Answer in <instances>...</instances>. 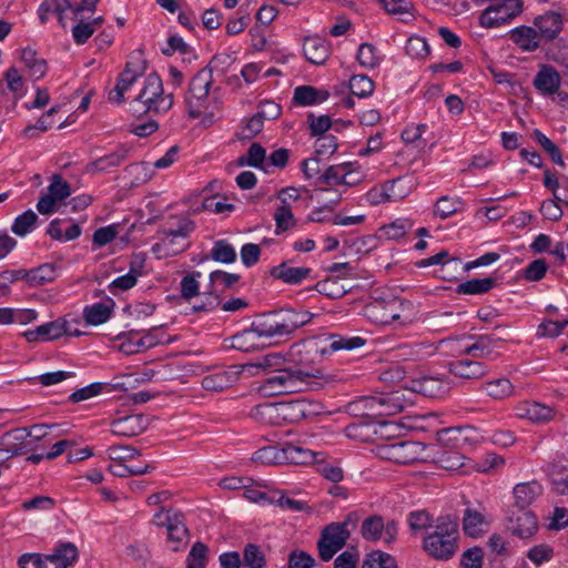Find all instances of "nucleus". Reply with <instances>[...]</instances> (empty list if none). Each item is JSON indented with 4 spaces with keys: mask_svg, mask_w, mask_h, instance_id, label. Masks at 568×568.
I'll return each instance as SVG.
<instances>
[{
    "mask_svg": "<svg viewBox=\"0 0 568 568\" xmlns=\"http://www.w3.org/2000/svg\"><path fill=\"white\" fill-rule=\"evenodd\" d=\"M292 356L297 365L294 367H282L270 372L260 383L257 389L264 396L295 393L301 389L303 383L311 378H318L322 372L318 368H308L307 362L302 357Z\"/></svg>",
    "mask_w": 568,
    "mask_h": 568,
    "instance_id": "1",
    "label": "nucleus"
},
{
    "mask_svg": "<svg viewBox=\"0 0 568 568\" xmlns=\"http://www.w3.org/2000/svg\"><path fill=\"white\" fill-rule=\"evenodd\" d=\"M458 524L449 516L436 519L434 531L423 540V549L436 560H449L458 549Z\"/></svg>",
    "mask_w": 568,
    "mask_h": 568,
    "instance_id": "2",
    "label": "nucleus"
},
{
    "mask_svg": "<svg viewBox=\"0 0 568 568\" xmlns=\"http://www.w3.org/2000/svg\"><path fill=\"white\" fill-rule=\"evenodd\" d=\"M412 308L409 301L398 297L375 298L365 306V313L376 324L388 325L399 322L400 325H405L412 321Z\"/></svg>",
    "mask_w": 568,
    "mask_h": 568,
    "instance_id": "3",
    "label": "nucleus"
},
{
    "mask_svg": "<svg viewBox=\"0 0 568 568\" xmlns=\"http://www.w3.org/2000/svg\"><path fill=\"white\" fill-rule=\"evenodd\" d=\"M133 102L142 104V113L161 114L172 108L174 95L173 93H164L162 79L153 72L145 77L143 88Z\"/></svg>",
    "mask_w": 568,
    "mask_h": 568,
    "instance_id": "4",
    "label": "nucleus"
},
{
    "mask_svg": "<svg viewBox=\"0 0 568 568\" xmlns=\"http://www.w3.org/2000/svg\"><path fill=\"white\" fill-rule=\"evenodd\" d=\"M212 85L213 75L210 69L199 70L190 80L184 95V103L190 118L197 119L205 112L209 106Z\"/></svg>",
    "mask_w": 568,
    "mask_h": 568,
    "instance_id": "5",
    "label": "nucleus"
},
{
    "mask_svg": "<svg viewBox=\"0 0 568 568\" xmlns=\"http://www.w3.org/2000/svg\"><path fill=\"white\" fill-rule=\"evenodd\" d=\"M358 404L366 410L367 416H393L402 413L410 405L405 398L403 389H394L388 393H381L366 396L358 400Z\"/></svg>",
    "mask_w": 568,
    "mask_h": 568,
    "instance_id": "6",
    "label": "nucleus"
},
{
    "mask_svg": "<svg viewBox=\"0 0 568 568\" xmlns=\"http://www.w3.org/2000/svg\"><path fill=\"white\" fill-rule=\"evenodd\" d=\"M54 425L36 424L30 427L17 428L7 432L0 438V452L10 454V456H18L27 454L31 450L30 444L27 442L28 437L34 440H41L48 435V429Z\"/></svg>",
    "mask_w": 568,
    "mask_h": 568,
    "instance_id": "7",
    "label": "nucleus"
},
{
    "mask_svg": "<svg viewBox=\"0 0 568 568\" xmlns=\"http://www.w3.org/2000/svg\"><path fill=\"white\" fill-rule=\"evenodd\" d=\"M523 8L521 0H491L480 13L479 24L487 29L498 28L521 14Z\"/></svg>",
    "mask_w": 568,
    "mask_h": 568,
    "instance_id": "8",
    "label": "nucleus"
},
{
    "mask_svg": "<svg viewBox=\"0 0 568 568\" xmlns=\"http://www.w3.org/2000/svg\"><path fill=\"white\" fill-rule=\"evenodd\" d=\"M349 517L343 523H332L325 526L317 540L318 557L323 561H329L344 548L351 537L347 529Z\"/></svg>",
    "mask_w": 568,
    "mask_h": 568,
    "instance_id": "9",
    "label": "nucleus"
},
{
    "mask_svg": "<svg viewBox=\"0 0 568 568\" xmlns=\"http://www.w3.org/2000/svg\"><path fill=\"white\" fill-rule=\"evenodd\" d=\"M423 452V445L413 440H394L376 447L378 457L403 465L414 464L419 460Z\"/></svg>",
    "mask_w": 568,
    "mask_h": 568,
    "instance_id": "10",
    "label": "nucleus"
},
{
    "mask_svg": "<svg viewBox=\"0 0 568 568\" xmlns=\"http://www.w3.org/2000/svg\"><path fill=\"white\" fill-rule=\"evenodd\" d=\"M328 344L320 347L317 342L295 344L291 349V356L302 355V353H321L322 355L332 354L337 351L346 349L352 351L365 345L366 339L359 336L343 337L331 336L325 339Z\"/></svg>",
    "mask_w": 568,
    "mask_h": 568,
    "instance_id": "11",
    "label": "nucleus"
},
{
    "mask_svg": "<svg viewBox=\"0 0 568 568\" xmlns=\"http://www.w3.org/2000/svg\"><path fill=\"white\" fill-rule=\"evenodd\" d=\"M361 534L368 541L383 539L385 544H392L397 538L398 523L393 519L385 523L382 516L372 515L363 520Z\"/></svg>",
    "mask_w": 568,
    "mask_h": 568,
    "instance_id": "12",
    "label": "nucleus"
},
{
    "mask_svg": "<svg viewBox=\"0 0 568 568\" xmlns=\"http://www.w3.org/2000/svg\"><path fill=\"white\" fill-rule=\"evenodd\" d=\"M283 424H295L304 419H312L322 413V405L318 402L307 398H296L288 402H281Z\"/></svg>",
    "mask_w": 568,
    "mask_h": 568,
    "instance_id": "13",
    "label": "nucleus"
},
{
    "mask_svg": "<svg viewBox=\"0 0 568 568\" xmlns=\"http://www.w3.org/2000/svg\"><path fill=\"white\" fill-rule=\"evenodd\" d=\"M145 72V61L138 59L136 61L126 62L124 70L120 73L116 84L109 92V100L113 103L121 104L124 102V93L135 83V81Z\"/></svg>",
    "mask_w": 568,
    "mask_h": 568,
    "instance_id": "14",
    "label": "nucleus"
},
{
    "mask_svg": "<svg viewBox=\"0 0 568 568\" xmlns=\"http://www.w3.org/2000/svg\"><path fill=\"white\" fill-rule=\"evenodd\" d=\"M437 440L444 446L463 449L477 440V430L469 425L444 428L437 432Z\"/></svg>",
    "mask_w": 568,
    "mask_h": 568,
    "instance_id": "15",
    "label": "nucleus"
},
{
    "mask_svg": "<svg viewBox=\"0 0 568 568\" xmlns=\"http://www.w3.org/2000/svg\"><path fill=\"white\" fill-rule=\"evenodd\" d=\"M275 313L280 336H291L296 329L310 323L313 314L305 310L286 308Z\"/></svg>",
    "mask_w": 568,
    "mask_h": 568,
    "instance_id": "16",
    "label": "nucleus"
},
{
    "mask_svg": "<svg viewBox=\"0 0 568 568\" xmlns=\"http://www.w3.org/2000/svg\"><path fill=\"white\" fill-rule=\"evenodd\" d=\"M406 388L425 397H443L449 390V384L439 375L420 376L408 382Z\"/></svg>",
    "mask_w": 568,
    "mask_h": 568,
    "instance_id": "17",
    "label": "nucleus"
},
{
    "mask_svg": "<svg viewBox=\"0 0 568 568\" xmlns=\"http://www.w3.org/2000/svg\"><path fill=\"white\" fill-rule=\"evenodd\" d=\"M393 425L387 422H365L361 420L351 424L346 428L347 436L362 442H372L386 435Z\"/></svg>",
    "mask_w": 568,
    "mask_h": 568,
    "instance_id": "18",
    "label": "nucleus"
},
{
    "mask_svg": "<svg viewBox=\"0 0 568 568\" xmlns=\"http://www.w3.org/2000/svg\"><path fill=\"white\" fill-rule=\"evenodd\" d=\"M507 529L519 538H529L538 530L537 518L529 510L513 511L508 517Z\"/></svg>",
    "mask_w": 568,
    "mask_h": 568,
    "instance_id": "19",
    "label": "nucleus"
},
{
    "mask_svg": "<svg viewBox=\"0 0 568 568\" xmlns=\"http://www.w3.org/2000/svg\"><path fill=\"white\" fill-rule=\"evenodd\" d=\"M195 223L185 216L171 217L161 229L160 234L163 235V244L169 245L172 239H181L186 241L189 235L194 231Z\"/></svg>",
    "mask_w": 568,
    "mask_h": 568,
    "instance_id": "20",
    "label": "nucleus"
},
{
    "mask_svg": "<svg viewBox=\"0 0 568 568\" xmlns=\"http://www.w3.org/2000/svg\"><path fill=\"white\" fill-rule=\"evenodd\" d=\"M148 427L143 415H128L111 423V432L116 436L134 437L142 434Z\"/></svg>",
    "mask_w": 568,
    "mask_h": 568,
    "instance_id": "21",
    "label": "nucleus"
},
{
    "mask_svg": "<svg viewBox=\"0 0 568 568\" xmlns=\"http://www.w3.org/2000/svg\"><path fill=\"white\" fill-rule=\"evenodd\" d=\"M78 558L79 550L72 542H62L54 548L52 554L43 556L48 568H70Z\"/></svg>",
    "mask_w": 568,
    "mask_h": 568,
    "instance_id": "22",
    "label": "nucleus"
},
{
    "mask_svg": "<svg viewBox=\"0 0 568 568\" xmlns=\"http://www.w3.org/2000/svg\"><path fill=\"white\" fill-rule=\"evenodd\" d=\"M535 27L541 40L552 41L558 37L562 29V19L558 12L548 11L538 16L534 20Z\"/></svg>",
    "mask_w": 568,
    "mask_h": 568,
    "instance_id": "23",
    "label": "nucleus"
},
{
    "mask_svg": "<svg viewBox=\"0 0 568 568\" xmlns=\"http://www.w3.org/2000/svg\"><path fill=\"white\" fill-rule=\"evenodd\" d=\"M311 272L312 270L310 267L292 266L288 262H283L277 266H273L270 271V275L286 284L296 285L307 278Z\"/></svg>",
    "mask_w": 568,
    "mask_h": 568,
    "instance_id": "24",
    "label": "nucleus"
},
{
    "mask_svg": "<svg viewBox=\"0 0 568 568\" xmlns=\"http://www.w3.org/2000/svg\"><path fill=\"white\" fill-rule=\"evenodd\" d=\"M554 408L537 402H523L516 407V415L534 423H546L552 419Z\"/></svg>",
    "mask_w": 568,
    "mask_h": 568,
    "instance_id": "25",
    "label": "nucleus"
},
{
    "mask_svg": "<svg viewBox=\"0 0 568 568\" xmlns=\"http://www.w3.org/2000/svg\"><path fill=\"white\" fill-rule=\"evenodd\" d=\"M64 321L57 320L43 325H39L34 329H29L23 333V336L29 343L38 341H53L64 335Z\"/></svg>",
    "mask_w": 568,
    "mask_h": 568,
    "instance_id": "26",
    "label": "nucleus"
},
{
    "mask_svg": "<svg viewBox=\"0 0 568 568\" xmlns=\"http://www.w3.org/2000/svg\"><path fill=\"white\" fill-rule=\"evenodd\" d=\"M535 88L545 95L556 93L560 88V74L551 65H542L534 79Z\"/></svg>",
    "mask_w": 568,
    "mask_h": 568,
    "instance_id": "27",
    "label": "nucleus"
},
{
    "mask_svg": "<svg viewBox=\"0 0 568 568\" xmlns=\"http://www.w3.org/2000/svg\"><path fill=\"white\" fill-rule=\"evenodd\" d=\"M303 52L307 61L313 64H323L329 55V43L317 36L306 37Z\"/></svg>",
    "mask_w": 568,
    "mask_h": 568,
    "instance_id": "28",
    "label": "nucleus"
},
{
    "mask_svg": "<svg viewBox=\"0 0 568 568\" xmlns=\"http://www.w3.org/2000/svg\"><path fill=\"white\" fill-rule=\"evenodd\" d=\"M281 402L263 403L254 406L251 416L258 423L271 426L283 424Z\"/></svg>",
    "mask_w": 568,
    "mask_h": 568,
    "instance_id": "29",
    "label": "nucleus"
},
{
    "mask_svg": "<svg viewBox=\"0 0 568 568\" xmlns=\"http://www.w3.org/2000/svg\"><path fill=\"white\" fill-rule=\"evenodd\" d=\"M239 379V371H219L202 378L201 385L205 390L222 392Z\"/></svg>",
    "mask_w": 568,
    "mask_h": 568,
    "instance_id": "30",
    "label": "nucleus"
},
{
    "mask_svg": "<svg viewBox=\"0 0 568 568\" xmlns=\"http://www.w3.org/2000/svg\"><path fill=\"white\" fill-rule=\"evenodd\" d=\"M130 151V146L121 144L112 153L94 160L89 165V170L95 172H105L116 168L128 159Z\"/></svg>",
    "mask_w": 568,
    "mask_h": 568,
    "instance_id": "31",
    "label": "nucleus"
},
{
    "mask_svg": "<svg viewBox=\"0 0 568 568\" xmlns=\"http://www.w3.org/2000/svg\"><path fill=\"white\" fill-rule=\"evenodd\" d=\"M509 39L521 50L532 52L539 47L541 40L532 27L520 26L509 32Z\"/></svg>",
    "mask_w": 568,
    "mask_h": 568,
    "instance_id": "32",
    "label": "nucleus"
},
{
    "mask_svg": "<svg viewBox=\"0 0 568 568\" xmlns=\"http://www.w3.org/2000/svg\"><path fill=\"white\" fill-rule=\"evenodd\" d=\"M448 369L455 376L462 378H480L486 371L480 362L462 358L453 361L448 364Z\"/></svg>",
    "mask_w": 568,
    "mask_h": 568,
    "instance_id": "33",
    "label": "nucleus"
},
{
    "mask_svg": "<svg viewBox=\"0 0 568 568\" xmlns=\"http://www.w3.org/2000/svg\"><path fill=\"white\" fill-rule=\"evenodd\" d=\"M540 493L541 487L537 481L517 484L514 487V498L518 510H526Z\"/></svg>",
    "mask_w": 568,
    "mask_h": 568,
    "instance_id": "34",
    "label": "nucleus"
},
{
    "mask_svg": "<svg viewBox=\"0 0 568 568\" xmlns=\"http://www.w3.org/2000/svg\"><path fill=\"white\" fill-rule=\"evenodd\" d=\"M329 93L325 90H318L312 85H300L295 88L293 100L298 105H314L326 101Z\"/></svg>",
    "mask_w": 568,
    "mask_h": 568,
    "instance_id": "35",
    "label": "nucleus"
},
{
    "mask_svg": "<svg viewBox=\"0 0 568 568\" xmlns=\"http://www.w3.org/2000/svg\"><path fill=\"white\" fill-rule=\"evenodd\" d=\"M114 306V302L109 300V304L106 303H95L89 306H85L83 310V318L89 325H100L105 323L112 313Z\"/></svg>",
    "mask_w": 568,
    "mask_h": 568,
    "instance_id": "36",
    "label": "nucleus"
},
{
    "mask_svg": "<svg viewBox=\"0 0 568 568\" xmlns=\"http://www.w3.org/2000/svg\"><path fill=\"white\" fill-rule=\"evenodd\" d=\"M282 447L284 464L304 465L315 460V454L311 449L288 443Z\"/></svg>",
    "mask_w": 568,
    "mask_h": 568,
    "instance_id": "37",
    "label": "nucleus"
},
{
    "mask_svg": "<svg viewBox=\"0 0 568 568\" xmlns=\"http://www.w3.org/2000/svg\"><path fill=\"white\" fill-rule=\"evenodd\" d=\"M251 327H252V332H254V334L258 338H261V337H265V338L281 337L278 327H277V321H276L274 312L260 316L256 321H254L251 324Z\"/></svg>",
    "mask_w": 568,
    "mask_h": 568,
    "instance_id": "38",
    "label": "nucleus"
},
{
    "mask_svg": "<svg viewBox=\"0 0 568 568\" xmlns=\"http://www.w3.org/2000/svg\"><path fill=\"white\" fill-rule=\"evenodd\" d=\"M496 285L493 277L471 278L457 285L456 293L465 295H479L489 292Z\"/></svg>",
    "mask_w": 568,
    "mask_h": 568,
    "instance_id": "39",
    "label": "nucleus"
},
{
    "mask_svg": "<svg viewBox=\"0 0 568 568\" xmlns=\"http://www.w3.org/2000/svg\"><path fill=\"white\" fill-rule=\"evenodd\" d=\"M21 60L26 68H28L30 75L34 79H41L47 73V61L39 58L33 49L24 48L21 51Z\"/></svg>",
    "mask_w": 568,
    "mask_h": 568,
    "instance_id": "40",
    "label": "nucleus"
},
{
    "mask_svg": "<svg viewBox=\"0 0 568 568\" xmlns=\"http://www.w3.org/2000/svg\"><path fill=\"white\" fill-rule=\"evenodd\" d=\"M55 278V265L44 263L28 271L27 283L31 286H41L52 282Z\"/></svg>",
    "mask_w": 568,
    "mask_h": 568,
    "instance_id": "41",
    "label": "nucleus"
},
{
    "mask_svg": "<svg viewBox=\"0 0 568 568\" xmlns=\"http://www.w3.org/2000/svg\"><path fill=\"white\" fill-rule=\"evenodd\" d=\"M282 446H265L253 454L252 460L261 465L284 464Z\"/></svg>",
    "mask_w": 568,
    "mask_h": 568,
    "instance_id": "42",
    "label": "nucleus"
},
{
    "mask_svg": "<svg viewBox=\"0 0 568 568\" xmlns=\"http://www.w3.org/2000/svg\"><path fill=\"white\" fill-rule=\"evenodd\" d=\"M265 160H266V151L260 143H252L251 146L247 150V153L245 156H240L237 160L239 165H248L257 169H263L266 171L265 168Z\"/></svg>",
    "mask_w": 568,
    "mask_h": 568,
    "instance_id": "43",
    "label": "nucleus"
},
{
    "mask_svg": "<svg viewBox=\"0 0 568 568\" xmlns=\"http://www.w3.org/2000/svg\"><path fill=\"white\" fill-rule=\"evenodd\" d=\"M485 524V517L476 509L467 508L463 519L464 532L470 537H477L483 531L481 526Z\"/></svg>",
    "mask_w": 568,
    "mask_h": 568,
    "instance_id": "44",
    "label": "nucleus"
},
{
    "mask_svg": "<svg viewBox=\"0 0 568 568\" xmlns=\"http://www.w3.org/2000/svg\"><path fill=\"white\" fill-rule=\"evenodd\" d=\"M483 388L486 394L494 399H504L509 397L514 392V387L507 378L489 381L483 385Z\"/></svg>",
    "mask_w": 568,
    "mask_h": 568,
    "instance_id": "45",
    "label": "nucleus"
},
{
    "mask_svg": "<svg viewBox=\"0 0 568 568\" xmlns=\"http://www.w3.org/2000/svg\"><path fill=\"white\" fill-rule=\"evenodd\" d=\"M352 94L358 98H368L374 92V81L365 74H355L348 82Z\"/></svg>",
    "mask_w": 568,
    "mask_h": 568,
    "instance_id": "46",
    "label": "nucleus"
},
{
    "mask_svg": "<svg viewBox=\"0 0 568 568\" xmlns=\"http://www.w3.org/2000/svg\"><path fill=\"white\" fill-rule=\"evenodd\" d=\"M362 568H397V561L392 555L375 550L366 556Z\"/></svg>",
    "mask_w": 568,
    "mask_h": 568,
    "instance_id": "47",
    "label": "nucleus"
},
{
    "mask_svg": "<svg viewBox=\"0 0 568 568\" xmlns=\"http://www.w3.org/2000/svg\"><path fill=\"white\" fill-rule=\"evenodd\" d=\"M211 258L223 264H231L236 261L234 247L225 240H219L213 244Z\"/></svg>",
    "mask_w": 568,
    "mask_h": 568,
    "instance_id": "48",
    "label": "nucleus"
},
{
    "mask_svg": "<svg viewBox=\"0 0 568 568\" xmlns=\"http://www.w3.org/2000/svg\"><path fill=\"white\" fill-rule=\"evenodd\" d=\"M274 221L277 235L293 229L296 224L290 205H280L274 213Z\"/></svg>",
    "mask_w": 568,
    "mask_h": 568,
    "instance_id": "49",
    "label": "nucleus"
},
{
    "mask_svg": "<svg viewBox=\"0 0 568 568\" xmlns=\"http://www.w3.org/2000/svg\"><path fill=\"white\" fill-rule=\"evenodd\" d=\"M37 222L38 215L28 210L14 219L11 231L18 236H24L32 231Z\"/></svg>",
    "mask_w": 568,
    "mask_h": 568,
    "instance_id": "50",
    "label": "nucleus"
},
{
    "mask_svg": "<svg viewBox=\"0 0 568 568\" xmlns=\"http://www.w3.org/2000/svg\"><path fill=\"white\" fill-rule=\"evenodd\" d=\"M189 530L184 523V516L171 526L168 534V540L173 544L172 550L178 551L187 544Z\"/></svg>",
    "mask_w": 568,
    "mask_h": 568,
    "instance_id": "51",
    "label": "nucleus"
},
{
    "mask_svg": "<svg viewBox=\"0 0 568 568\" xmlns=\"http://www.w3.org/2000/svg\"><path fill=\"white\" fill-rule=\"evenodd\" d=\"M532 136L536 142L548 153L551 161L560 166L565 165L559 148L538 129L534 130Z\"/></svg>",
    "mask_w": 568,
    "mask_h": 568,
    "instance_id": "52",
    "label": "nucleus"
},
{
    "mask_svg": "<svg viewBox=\"0 0 568 568\" xmlns=\"http://www.w3.org/2000/svg\"><path fill=\"white\" fill-rule=\"evenodd\" d=\"M244 568H264L266 559L261 547L255 544H247L243 550Z\"/></svg>",
    "mask_w": 568,
    "mask_h": 568,
    "instance_id": "53",
    "label": "nucleus"
},
{
    "mask_svg": "<svg viewBox=\"0 0 568 568\" xmlns=\"http://www.w3.org/2000/svg\"><path fill=\"white\" fill-rule=\"evenodd\" d=\"M256 335L252 332V327L243 329L231 338V347L241 352H251L256 347Z\"/></svg>",
    "mask_w": 568,
    "mask_h": 568,
    "instance_id": "54",
    "label": "nucleus"
},
{
    "mask_svg": "<svg viewBox=\"0 0 568 568\" xmlns=\"http://www.w3.org/2000/svg\"><path fill=\"white\" fill-rule=\"evenodd\" d=\"M209 548L205 544L196 541L186 558V568H205Z\"/></svg>",
    "mask_w": 568,
    "mask_h": 568,
    "instance_id": "55",
    "label": "nucleus"
},
{
    "mask_svg": "<svg viewBox=\"0 0 568 568\" xmlns=\"http://www.w3.org/2000/svg\"><path fill=\"white\" fill-rule=\"evenodd\" d=\"M356 59L358 63L366 69H374L379 64V57L376 48L371 43H362L357 50Z\"/></svg>",
    "mask_w": 568,
    "mask_h": 568,
    "instance_id": "56",
    "label": "nucleus"
},
{
    "mask_svg": "<svg viewBox=\"0 0 568 568\" xmlns=\"http://www.w3.org/2000/svg\"><path fill=\"white\" fill-rule=\"evenodd\" d=\"M346 166L347 164H341V165H331L326 169V171L318 176V184H345V176H346Z\"/></svg>",
    "mask_w": 568,
    "mask_h": 568,
    "instance_id": "57",
    "label": "nucleus"
},
{
    "mask_svg": "<svg viewBox=\"0 0 568 568\" xmlns=\"http://www.w3.org/2000/svg\"><path fill=\"white\" fill-rule=\"evenodd\" d=\"M183 517V514L173 509L161 507L158 513L154 514L152 523L158 527H165L166 532L171 529V526Z\"/></svg>",
    "mask_w": 568,
    "mask_h": 568,
    "instance_id": "58",
    "label": "nucleus"
},
{
    "mask_svg": "<svg viewBox=\"0 0 568 568\" xmlns=\"http://www.w3.org/2000/svg\"><path fill=\"white\" fill-rule=\"evenodd\" d=\"M48 194L57 202H60L71 194L70 184L60 174H53L48 186Z\"/></svg>",
    "mask_w": 568,
    "mask_h": 568,
    "instance_id": "59",
    "label": "nucleus"
},
{
    "mask_svg": "<svg viewBox=\"0 0 568 568\" xmlns=\"http://www.w3.org/2000/svg\"><path fill=\"white\" fill-rule=\"evenodd\" d=\"M410 227L412 223L408 220L399 219L383 226L379 231L382 236H385L387 240H398L403 237Z\"/></svg>",
    "mask_w": 568,
    "mask_h": 568,
    "instance_id": "60",
    "label": "nucleus"
},
{
    "mask_svg": "<svg viewBox=\"0 0 568 568\" xmlns=\"http://www.w3.org/2000/svg\"><path fill=\"white\" fill-rule=\"evenodd\" d=\"M494 342L495 339L490 335H480L471 345L465 348V353L478 357L488 356L491 353Z\"/></svg>",
    "mask_w": 568,
    "mask_h": 568,
    "instance_id": "61",
    "label": "nucleus"
},
{
    "mask_svg": "<svg viewBox=\"0 0 568 568\" xmlns=\"http://www.w3.org/2000/svg\"><path fill=\"white\" fill-rule=\"evenodd\" d=\"M405 51L412 58L422 59L429 54L430 49L424 38L415 36L407 40Z\"/></svg>",
    "mask_w": 568,
    "mask_h": 568,
    "instance_id": "62",
    "label": "nucleus"
},
{
    "mask_svg": "<svg viewBox=\"0 0 568 568\" xmlns=\"http://www.w3.org/2000/svg\"><path fill=\"white\" fill-rule=\"evenodd\" d=\"M554 549L547 544H540L531 547L527 552V558L537 567L551 560Z\"/></svg>",
    "mask_w": 568,
    "mask_h": 568,
    "instance_id": "63",
    "label": "nucleus"
},
{
    "mask_svg": "<svg viewBox=\"0 0 568 568\" xmlns=\"http://www.w3.org/2000/svg\"><path fill=\"white\" fill-rule=\"evenodd\" d=\"M315 559L303 550H293L288 555L287 568H314Z\"/></svg>",
    "mask_w": 568,
    "mask_h": 568,
    "instance_id": "64",
    "label": "nucleus"
}]
</instances>
